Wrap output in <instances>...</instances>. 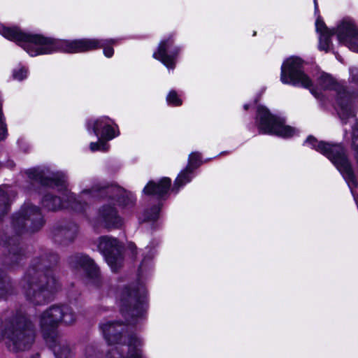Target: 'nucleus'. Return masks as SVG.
Masks as SVG:
<instances>
[{
  "label": "nucleus",
  "mask_w": 358,
  "mask_h": 358,
  "mask_svg": "<svg viewBox=\"0 0 358 358\" xmlns=\"http://www.w3.org/2000/svg\"><path fill=\"white\" fill-rule=\"evenodd\" d=\"M108 197L110 203L101 206L92 224L94 228L102 227L108 230L120 229L124 224L122 217L118 214L116 204L123 207L131 206L136 199L132 194H125L122 189L116 187H103L99 184L87 185L80 192V198L84 199L83 210L96 199Z\"/></svg>",
  "instance_id": "f257e3e1"
},
{
  "label": "nucleus",
  "mask_w": 358,
  "mask_h": 358,
  "mask_svg": "<svg viewBox=\"0 0 358 358\" xmlns=\"http://www.w3.org/2000/svg\"><path fill=\"white\" fill-rule=\"evenodd\" d=\"M0 34L4 38L15 42L30 56L50 55L56 52L74 53L85 43L75 40L55 38L40 34L22 31L17 27L0 24Z\"/></svg>",
  "instance_id": "f03ea898"
},
{
  "label": "nucleus",
  "mask_w": 358,
  "mask_h": 358,
  "mask_svg": "<svg viewBox=\"0 0 358 358\" xmlns=\"http://www.w3.org/2000/svg\"><path fill=\"white\" fill-rule=\"evenodd\" d=\"M29 177L38 181L43 185L56 188L59 196L52 194H46L41 200V203L48 210H57L62 208H71L76 211L83 210L84 199L78 198L68 190L66 177L60 171H52L49 169H34L29 171Z\"/></svg>",
  "instance_id": "7ed1b4c3"
},
{
  "label": "nucleus",
  "mask_w": 358,
  "mask_h": 358,
  "mask_svg": "<svg viewBox=\"0 0 358 358\" xmlns=\"http://www.w3.org/2000/svg\"><path fill=\"white\" fill-rule=\"evenodd\" d=\"M100 327L110 345L106 358H147L142 351V340L135 334L127 335L124 324L106 322Z\"/></svg>",
  "instance_id": "20e7f679"
},
{
  "label": "nucleus",
  "mask_w": 358,
  "mask_h": 358,
  "mask_svg": "<svg viewBox=\"0 0 358 358\" xmlns=\"http://www.w3.org/2000/svg\"><path fill=\"white\" fill-rule=\"evenodd\" d=\"M26 296L36 305L44 303L59 289V285L50 270H29L25 277Z\"/></svg>",
  "instance_id": "39448f33"
},
{
  "label": "nucleus",
  "mask_w": 358,
  "mask_h": 358,
  "mask_svg": "<svg viewBox=\"0 0 358 358\" xmlns=\"http://www.w3.org/2000/svg\"><path fill=\"white\" fill-rule=\"evenodd\" d=\"M34 339L33 324L26 317H17L6 324L0 322V341H5L10 350L17 352L29 349Z\"/></svg>",
  "instance_id": "423d86ee"
},
{
  "label": "nucleus",
  "mask_w": 358,
  "mask_h": 358,
  "mask_svg": "<svg viewBox=\"0 0 358 358\" xmlns=\"http://www.w3.org/2000/svg\"><path fill=\"white\" fill-rule=\"evenodd\" d=\"M316 31L319 34V49L328 51L331 45L330 37L336 34L339 42L352 51L358 52V27L352 20L344 19L335 30L328 29L321 19L315 22Z\"/></svg>",
  "instance_id": "0eeeda50"
},
{
  "label": "nucleus",
  "mask_w": 358,
  "mask_h": 358,
  "mask_svg": "<svg viewBox=\"0 0 358 358\" xmlns=\"http://www.w3.org/2000/svg\"><path fill=\"white\" fill-rule=\"evenodd\" d=\"M147 291L142 285L124 287L118 292L117 303L124 316L131 317L130 323L143 318L148 308Z\"/></svg>",
  "instance_id": "6e6552de"
},
{
  "label": "nucleus",
  "mask_w": 358,
  "mask_h": 358,
  "mask_svg": "<svg viewBox=\"0 0 358 358\" xmlns=\"http://www.w3.org/2000/svg\"><path fill=\"white\" fill-rule=\"evenodd\" d=\"M76 319V314L68 305L52 306L38 317V323L44 338H53L59 323L71 324Z\"/></svg>",
  "instance_id": "1a4fd4ad"
},
{
  "label": "nucleus",
  "mask_w": 358,
  "mask_h": 358,
  "mask_svg": "<svg viewBox=\"0 0 358 358\" xmlns=\"http://www.w3.org/2000/svg\"><path fill=\"white\" fill-rule=\"evenodd\" d=\"M256 125L259 133L275 135L282 138H289L298 134L296 129L287 125L285 120L272 114L264 106L257 108Z\"/></svg>",
  "instance_id": "9d476101"
},
{
  "label": "nucleus",
  "mask_w": 358,
  "mask_h": 358,
  "mask_svg": "<svg viewBox=\"0 0 358 358\" xmlns=\"http://www.w3.org/2000/svg\"><path fill=\"white\" fill-rule=\"evenodd\" d=\"M44 221L39 208L30 203L23 205L20 210L12 218V226L17 234L39 230Z\"/></svg>",
  "instance_id": "9b49d317"
},
{
  "label": "nucleus",
  "mask_w": 358,
  "mask_h": 358,
  "mask_svg": "<svg viewBox=\"0 0 358 358\" xmlns=\"http://www.w3.org/2000/svg\"><path fill=\"white\" fill-rule=\"evenodd\" d=\"M96 245L111 270L116 271L122 263V246L119 241L109 236H103L97 240Z\"/></svg>",
  "instance_id": "f8f14e48"
},
{
  "label": "nucleus",
  "mask_w": 358,
  "mask_h": 358,
  "mask_svg": "<svg viewBox=\"0 0 358 358\" xmlns=\"http://www.w3.org/2000/svg\"><path fill=\"white\" fill-rule=\"evenodd\" d=\"M181 50L180 46L174 44L173 36L169 35L162 39L157 51L153 53V57L160 61L169 71H173Z\"/></svg>",
  "instance_id": "ddd939ff"
},
{
  "label": "nucleus",
  "mask_w": 358,
  "mask_h": 358,
  "mask_svg": "<svg viewBox=\"0 0 358 358\" xmlns=\"http://www.w3.org/2000/svg\"><path fill=\"white\" fill-rule=\"evenodd\" d=\"M86 128L89 132L92 131L96 136L107 141L120 135L118 125L108 116L89 120L86 123Z\"/></svg>",
  "instance_id": "4468645a"
},
{
  "label": "nucleus",
  "mask_w": 358,
  "mask_h": 358,
  "mask_svg": "<svg viewBox=\"0 0 358 358\" xmlns=\"http://www.w3.org/2000/svg\"><path fill=\"white\" fill-rule=\"evenodd\" d=\"M75 41H83L85 44L75 51L74 53L90 51L100 48L103 49V55L106 57H111L113 55L114 50L112 45L115 44L117 39H97V38H81L75 39Z\"/></svg>",
  "instance_id": "2eb2a0df"
},
{
  "label": "nucleus",
  "mask_w": 358,
  "mask_h": 358,
  "mask_svg": "<svg viewBox=\"0 0 358 358\" xmlns=\"http://www.w3.org/2000/svg\"><path fill=\"white\" fill-rule=\"evenodd\" d=\"M69 264L73 268H82L91 278L99 276V268L88 256L82 254L73 255L69 258Z\"/></svg>",
  "instance_id": "dca6fc26"
},
{
  "label": "nucleus",
  "mask_w": 358,
  "mask_h": 358,
  "mask_svg": "<svg viewBox=\"0 0 358 358\" xmlns=\"http://www.w3.org/2000/svg\"><path fill=\"white\" fill-rule=\"evenodd\" d=\"M171 183V179L166 177L158 181H150L143 188V193L157 198H164L170 189Z\"/></svg>",
  "instance_id": "f3484780"
},
{
  "label": "nucleus",
  "mask_w": 358,
  "mask_h": 358,
  "mask_svg": "<svg viewBox=\"0 0 358 358\" xmlns=\"http://www.w3.org/2000/svg\"><path fill=\"white\" fill-rule=\"evenodd\" d=\"M78 231V227L75 223L59 226L54 229L55 241L62 244L71 243L76 238Z\"/></svg>",
  "instance_id": "a211bd4d"
},
{
  "label": "nucleus",
  "mask_w": 358,
  "mask_h": 358,
  "mask_svg": "<svg viewBox=\"0 0 358 358\" xmlns=\"http://www.w3.org/2000/svg\"><path fill=\"white\" fill-rule=\"evenodd\" d=\"M194 176V171L186 167L184 170L180 171L176 178L174 182V185L172 187V191L177 193L180 188L183 187L186 184L189 183L192 180Z\"/></svg>",
  "instance_id": "6ab92c4d"
},
{
  "label": "nucleus",
  "mask_w": 358,
  "mask_h": 358,
  "mask_svg": "<svg viewBox=\"0 0 358 358\" xmlns=\"http://www.w3.org/2000/svg\"><path fill=\"white\" fill-rule=\"evenodd\" d=\"M55 341V343L51 348L56 358H70L72 352L69 345L66 342Z\"/></svg>",
  "instance_id": "aec40b11"
},
{
  "label": "nucleus",
  "mask_w": 358,
  "mask_h": 358,
  "mask_svg": "<svg viewBox=\"0 0 358 358\" xmlns=\"http://www.w3.org/2000/svg\"><path fill=\"white\" fill-rule=\"evenodd\" d=\"M159 206H154L151 208L145 210L139 219L143 222L155 221L159 218Z\"/></svg>",
  "instance_id": "412c9836"
},
{
  "label": "nucleus",
  "mask_w": 358,
  "mask_h": 358,
  "mask_svg": "<svg viewBox=\"0 0 358 358\" xmlns=\"http://www.w3.org/2000/svg\"><path fill=\"white\" fill-rule=\"evenodd\" d=\"M202 163L201 154L197 152H193L189 155L187 167L194 171Z\"/></svg>",
  "instance_id": "4be33fe9"
},
{
  "label": "nucleus",
  "mask_w": 358,
  "mask_h": 358,
  "mask_svg": "<svg viewBox=\"0 0 358 358\" xmlns=\"http://www.w3.org/2000/svg\"><path fill=\"white\" fill-rule=\"evenodd\" d=\"M8 189L0 187V217L4 214L8 210Z\"/></svg>",
  "instance_id": "5701e85b"
},
{
  "label": "nucleus",
  "mask_w": 358,
  "mask_h": 358,
  "mask_svg": "<svg viewBox=\"0 0 358 358\" xmlns=\"http://www.w3.org/2000/svg\"><path fill=\"white\" fill-rule=\"evenodd\" d=\"M107 142V141L98 138V141L96 142H92L90 144V149L92 152H106L109 149V145Z\"/></svg>",
  "instance_id": "b1692460"
},
{
  "label": "nucleus",
  "mask_w": 358,
  "mask_h": 358,
  "mask_svg": "<svg viewBox=\"0 0 358 358\" xmlns=\"http://www.w3.org/2000/svg\"><path fill=\"white\" fill-rule=\"evenodd\" d=\"M166 102L169 106H179L182 103L180 95L175 90H171L166 96Z\"/></svg>",
  "instance_id": "393cba45"
},
{
  "label": "nucleus",
  "mask_w": 358,
  "mask_h": 358,
  "mask_svg": "<svg viewBox=\"0 0 358 358\" xmlns=\"http://www.w3.org/2000/svg\"><path fill=\"white\" fill-rule=\"evenodd\" d=\"M28 75V70L24 66H19L13 71V77L15 80L21 81L25 79Z\"/></svg>",
  "instance_id": "a878e982"
},
{
  "label": "nucleus",
  "mask_w": 358,
  "mask_h": 358,
  "mask_svg": "<svg viewBox=\"0 0 358 358\" xmlns=\"http://www.w3.org/2000/svg\"><path fill=\"white\" fill-rule=\"evenodd\" d=\"M145 250L148 252V255L144 257L143 262H141L140 269L143 272L144 270V267L145 266V264L147 262L150 260L155 255L154 250L151 249L149 246L146 247Z\"/></svg>",
  "instance_id": "bb28decb"
},
{
  "label": "nucleus",
  "mask_w": 358,
  "mask_h": 358,
  "mask_svg": "<svg viewBox=\"0 0 358 358\" xmlns=\"http://www.w3.org/2000/svg\"><path fill=\"white\" fill-rule=\"evenodd\" d=\"M6 286L5 282L0 279V299L3 297L6 294Z\"/></svg>",
  "instance_id": "cd10ccee"
},
{
  "label": "nucleus",
  "mask_w": 358,
  "mask_h": 358,
  "mask_svg": "<svg viewBox=\"0 0 358 358\" xmlns=\"http://www.w3.org/2000/svg\"><path fill=\"white\" fill-rule=\"evenodd\" d=\"M127 248H128V250H129L131 253H134V252L136 251V250H137V248H136V247L135 244H134V243H128V245H127Z\"/></svg>",
  "instance_id": "c85d7f7f"
},
{
  "label": "nucleus",
  "mask_w": 358,
  "mask_h": 358,
  "mask_svg": "<svg viewBox=\"0 0 358 358\" xmlns=\"http://www.w3.org/2000/svg\"><path fill=\"white\" fill-rule=\"evenodd\" d=\"M17 242H18V239L15 238H10L8 240V246H11V245H15L17 244Z\"/></svg>",
  "instance_id": "c756f323"
},
{
  "label": "nucleus",
  "mask_w": 358,
  "mask_h": 358,
  "mask_svg": "<svg viewBox=\"0 0 358 358\" xmlns=\"http://www.w3.org/2000/svg\"><path fill=\"white\" fill-rule=\"evenodd\" d=\"M314 4H315V12L317 10L318 8H317V1L316 0H314Z\"/></svg>",
  "instance_id": "7c9ffc66"
},
{
  "label": "nucleus",
  "mask_w": 358,
  "mask_h": 358,
  "mask_svg": "<svg viewBox=\"0 0 358 358\" xmlns=\"http://www.w3.org/2000/svg\"><path fill=\"white\" fill-rule=\"evenodd\" d=\"M243 107H244L245 110H248L250 107V105L249 103H247V104H245L243 106Z\"/></svg>",
  "instance_id": "2f4dec72"
},
{
  "label": "nucleus",
  "mask_w": 358,
  "mask_h": 358,
  "mask_svg": "<svg viewBox=\"0 0 358 358\" xmlns=\"http://www.w3.org/2000/svg\"><path fill=\"white\" fill-rule=\"evenodd\" d=\"M344 131H345V138H347V136H347V128L346 127L344 129Z\"/></svg>",
  "instance_id": "473e14b6"
},
{
  "label": "nucleus",
  "mask_w": 358,
  "mask_h": 358,
  "mask_svg": "<svg viewBox=\"0 0 358 358\" xmlns=\"http://www.w3.org/2000/svg\"><path fill=\"white\" fill-rule=\"evenodd\" d=\"M31 358H38V356L36 355H34V357H32Z\"/></svg>",
  "instance_id": "72a5a7b5"
},
{
  "label": "nucleus",
  "mask_w": 358,
  "mask_h": 358,
  "mask_svg": "<svg viewBox=\"0 0 358 358\" xmlns=\"http://www.w3.org/2000/svg\"><path fill=\"white\" fill-rule=\"evenodd\" d=\"M16 252H15V250H13V255H15Z\"/></svg>",
  "instance_id": "f704fd0d"
}]
</instances>
